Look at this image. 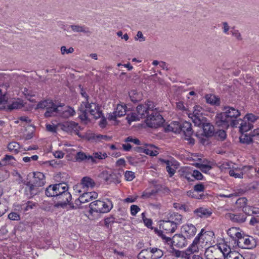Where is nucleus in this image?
<instances>
[{"instance_id":"obj_63","label":"nucleus","mask_w":259,"mask_h":259,"mask_svg":"<svg viewBox=\"0 0 259 259\" xmlns=\"http://www.w3.org/2000/svg\"><path fill=\"white\" fill-rule=\"evenodd\" d=\"M140 210V208L138 206L136 205L131 206V213L133 216H135Z\"/></svg>"},{"instance_id":"obj_41","label":"nucleus","mask_w":259,"mask_h":259,"mask_svg":"<svg viewBox=\"0 0 259 259\" xmlns=\"http://www.w3.org/2000/svg\"><path fill=\"white\" fill-rule=\"evenodd\" d=\"M229 174L230 176L234 177L235 178H243V172L238 169H230L229 170Z\"/></svg>"},{"instance_id":"obj_26","label":"nucleus","mask_w":259,"mask_h":259,"mask_svg":"<svg viewBox=\"0 0 259 259\" xmlns=\"http://www.w3.org/2000/svg\"><path fill=\"white\" fill-rule=\"evenodd\" d=\"M167 220L178 227L182 223L183 217L178 213L172 212L169 213Z\"/></svg>"},{"instance_id":"obj_37","label":"nucleus","mask_w":259,"mask_h":259,"mask_svg":"<svg viewBox=\"0 0 259 259\" xmlns=\"http://www.w3.org/2000/svg\"><path fill=\"white\" fill-rule=\"evenodd\" d=\"M137 111L138 115L141 118H145L146 117L147 118L148 116L149 115L143 104H140L137 106Z\"/></svg>"},{"instance_id":"obj_40","label":"nucleus","mask_w":259,"mask_h":259,"mask_svg":"<svg viewBox=\"0 0 259 259\" xmlns=\"http://www.w3.org/2000/svg\"><path fill=\"white\" fill-rule=\"evenodd\" d=\"M138 259H153L151 253L148 250V249H143L138 254Z\"/></svg>"},{"instance_id":"obj_19","label":"nucleus","mask_w":259,"mask_h":259,"mask_svg":"<svg viewBox=\"0 0 259 259\" xmlns=\"http://www.w3.org/2000/svg\"><path fill=\"white\" fill-rule=\"evenodd\" d=\"M126 108L125 105H118L115 111L109 115L110 120H115L117 117L124 116L126 114Z\"/></svg>"},{"instance_id":"obj_9","label":"nucleus","mask_w":259,"mask_h":259,"mask_svg":"<svg viewBox=\"0 0 259 259\" xmlns=\"http://www.w3.org/2000/svg\"><path fill=\"white\" fill-rule=\"evenodd\" d=\"M77 191L79 193H81L82 191H83V193L80 195L78 198L75 200V204L76 205V207L79 208L81 204L88 202L93 200V199L97 198L98 197V194L95 191L85 192L84 191H81V190H78Z\"/></svg>"},{"instance_id":"obj_53","label":"nucleus","mask_w":259,"mask_h":259,"mask_svg":"<svg viewBox=\"0 0 259 259\" xmlns=\"http://www.w3.org/2000/svg\"><path fill=\"white\" fill-rule=\"evenodd\" d=\"M244 118L246 120L251 122V123L252 124L257 120L258 116H255L252 113H249L247 114L244 116Z\"/></svg>"},{"instance_id":"obj_31","label":"nucleus","mask_w":259,"mask_h":259,"mask_svg":"<svg viewBox=\"0 0 259 259\" xmlns=\"http://www.w3.org/2000/svg\"><path fill=\"white\" fill-rule=\"evenodd\" d=\"M70 28L74 32H82L85 34L91 33L89 28L83 25L73 24L70 25Z\"/></svg>"},{"instance_id":"obj_56","label":"nucleus","mask_w":259,"mask_h":259,"mask_svg":"<svg viewBox=\"0 0 259 259\" xmlns=\"http://www.w3.org/2000/svg\"><path fill=\"white\" fill-rule=\"evenodd\" d=\"M124 177L126 181H131L135 177V173L131 171H126L124 174Z\"/></svg>"},{"instance_id":"obj_55","label":"nucleus","mask_w":259,"mask_h":259,"mask_svg":"<svg viewBox=\"0 0 259 259\" xmlns=\"http://www.w3.org/2000/svg\"><path fill=\"white\" fill-rule=\"evenodd\" d=\"M202 174L197 170H192V179H195L197 180H201L203 179Z\"/></svg>"},{"instance_id":"obj_61","label":"nucleus","mask_w":259,"mask_h":259,"mask_svg":"<svg viewBox=\"0 0 259 259\" xmlns=\"http://www.w3.org/2000/svg\"><path fill=\"white\" fill-rule=\"evenodd\" d=\"M61 52L62 55H64L65 54H71L74 52V49L72 47L67 49L66 47L62 46L61 47Z\"/></svg>"},{"instance_id":"obj_5","label":"nucleus","mask_w":259,"mask_h":259,"mask_svg":"<svg viewBox=\"0 0 259 259\" xmlns=\"http://www.w3.org/2000/svg\"><path fill=\"white\" fill-rule=\"evenodd\" d=\"M160 236L163 241L170 246H175L178 248H182L188 244L187 239L182 234H176L172 238L166 237L163 234Z\"/></svg>"},{"instance_id":"obj_25","label":"nucleus","mask_w":259,"mask_h":259,"mask_svg":"<svg viewBox=\"0 0 259 259\" xmlns=\"http://www.w3.org/2000/svg\"><path fill=\"white\" fill-rule=\"evenodd\" d=\"M75 113V111L73 108L70 106H62L60 107L59 115L64 118H68L73 116Z\"/></svg>"},{"instance_id":"obj_39","label":"nucleus","mask_w":259,"mask_h":259,"mask_svg":"<svg viewBox=\"0 0 259 259\" xmlns=\"http://www.w3.org/2000/svg\"><path fill=\"white\" fill-rule=\"evenodd\" d=\"M228 249H229V252L226 256V259H244L242 255L239 254L238 252L231 251L230 245H229Z\"/></svg>"},{"instance_id":"obj_13","label":"nucleus","mask_w":259,"mask_h":259,"mask_svg":"<svg viewBox=\"0 0 259 259\" xmlns=\"http://www.w3.org/2000/svg\"><path fill=\"white\" fill-rule=\"evenodd\" d=\"M101 177L107 183L118 184L120 182V178L122 175L120 172H113L112 174H108L107 172H103L101 174Z\"/></svg>"},{"instance_id":"obj_23","label":"nucleus","mask_w":259,"mask_h":259,"mask_svg":"<svg viewBox=\"0 0 259 259\" xmlns=\"http://www.w3.org/2000/svg\"><path fill=\"white\" fill-rule=\"evenodd\" d=\"M179 175L182 179H185L188 182L193 181L192 179V170L188 167H183L181 168L179 171Z\"/></svg>"},{"instance_id":"obj_49","label":"nucleus","mask_w":259,"mask_h":259,"mask_svg":"<svg viewBox=\"0 0 259 259\" xmlns=\"http://www.w3.org/2000/svg\"><path fill=\"white\" fill-rule=\"evenodd\" d=\"M196 166L199 168L203 172L207 174L211 169V166L209 165L202 163H197Z\"/></svg>"},{"instance_id":"obj_3","label":"nucleus","mask_w":259,"mask_h":259,"mask_svg":"<svg viewBox=\"0 0 259 259\" xmlns=\"http://www.w3.org/2000/svg\"><path fill=\"white\" fill-rule=\"evenodd\" d=\"M90 212L98 213H107L113 208L112 201L106 199L104 201L96 200L90 203Z\"/></svg>"},{"instance_id":"obj_21","label":"nucleus","mask_w":259,"mask_h":259,"mask_svg":"<svg viewBox=\"0 0 259 259\" xmlns=\"http://www.w3.org/2000/svg\"><path fill=\"white\" fill-rule=\"evenodd\" d=\"M160 227L166 233H172L176 231L178 227L169 220H163L160 224Z\"/></svg>"},{"instance_id":"obj_64","label":"nucleus","mask_w":259,"mask_h":259,"mask_svg":"<svg viewBox=\"0 0 259 259\" xmlns=\"http://www.w3.org/2000/svg\"><path fill=\"white\" fill-rule=\"evenodd\" d=\"M105 225L108 227L109 225L112 224L115 222V218L113 216L107 218L104 220Z\"/></svg>"},{"instance_id":"obj_59","label":"nucleus","mask_w":259,"mask_h":259,"mask_svg":"<svg viewBox=\"0 0 259 259\" xmlns=\"http://www.w3.org/2000/svg\"><path fill=\"white\" fill-rule=\"evenodd\" d=\"M231 33L237 39L239 40H242L241 35L238 30L233 28L231 31Z\"/></svg>"},{"instance_id":"obj_42","label":"nucleus","mask_w":259,"mask_h":259,"mask_svg":"<svg viewBox=\"0 0 259 259\" xmlns=\"http://www.w3.org/2000/svg\"><path fill=\"white\" fill-rule=\"evenodd\" d=\"M14 156L9 155H6L3 159L2 162H0V166L5 165L7 164H12L15 161Z\"/></svg>"},{"instance_id":"obj_18","label":"nucleus","mask_w":259,"mask_h":259,"mask_svg":"<svg viewBox=\"0 0 259 259\" xmlns=\"http://www.w3.org/2000/svg\"><path fill=\"white\" fill-rule=\"evenodd\" d=\"M236 126L234 127H238L239 131L243 133L246 132L253 127V124L251 122L246 120L243 118V119H238V123H236Z\"/></svg>"},{"instance_id":"obj_62","label":"nucleus","mask_w":259,"mask_h":259,"mask_svg":"<svg viewBox=\"0 0 259 259\" xmlns=\"http://www.w3.org/2000/svg\"><path fill=\"white\" fill-rule=\"evenodd\" d=\"M124 141L125 142L134 143V144H135L137 145H141V142L139 139H136H136L133 138L132 137H128L127 138H126L125 139Z\"/></svg>"},{"instance_id":"obj_32","label":"nucleus","mask_w":259,"mask_h":259,"mask_svg":"<svg viewBox=\"0 0 259 259\" xmlns=\"http://www.w3.org/2000/svg\"><path fill=\"white\" fill-rule=\"evenodd\" d=\"M24 106L23 101L21 100L18 99L16 101H13L12 104H10L6 108L3 110H6L7 111H11L14 109H18L23 107Z\"/></svg>"},{"instance_id":"obj_10","label":"nucleus","mask_w":259,"mask_h":259,"mask_svg":"<svg viewBox=\"0 0 259 259\" xmlns=\"http://www.w3.org/2000/svg\"><path fill=\"white\" fill-rule=\"evenodd\" d=\"M193 108V113H189L188 114L189 117L192 119L195 125L200 126L203 122L206 120V118L203 116L202 107L199 106H195Z\"/></svg>"},{"instance_id":"obj_28","label":"nucleus","mask_w":259,"mask_h":259,"mask_svg":"<svg viewBox=\"0 0 259 259\" xmlns=\"http://www.w3.org/2000/svg\"><path fill=\"white\" fill-rule=\"evenodd\" d=\"M194 213L198 217L207 218L211 215L212 211L209 209L201 207L196 209Z\"/></svg>"},{"instance_id":"obj_27","label":"nucleus","mask_w":259,"mask_h":259,"mask_svg":"<svg viewBox=\"0 0 259 259\" xmlns=\"http://www.w3.org/2000/svg\"><path fill=\"white\" fill-rule=\"evenodd\" d=\"M204 121L200 126L202 127L203 133L206 137H211L214 134V126L209 122Z\"/></svg>"},{"instance_id":"obj_4","label":"nucleus","mask_w":259,"mask_h":259,"mask_svg":"<svg viewBox=\"0 0 259 259\" xmlns=\"http://www.w3.org/2000/svg\"><path fill=\"white\" fill-rule=\"evenodd\" d=\"M60 107H61V105L56 106L52 100H50L41 101L37 105V109H46L44 114L46 117L59 115Z\"/></svg>"},{"instance_id":"obj_58","label":"nucleus","mask_w":259,"mask_h":259,"mask_svg":"<svg viewBox=\"0 0 259 259\" xmlns=\"http://www.w3.org/2000/svg\"><path fill=\"white\" fill-rule=\"evenodd\" d=\"M142 217L143 220V222L145 225L148 227L150 228L151 227L152 224V221L151 219H147L145 217V214L144 212H143L142 213Z\"/></svg>"},{"instance_id":"obj_7","label":"nucleus","mask_w":259,"mask_h":259,"mask_svg":"<svg viewBox=\"0 0 259 259\" xmlns=\"http://www.w3.org/2000/svg\"><path fill=\"white\" fill-rule=\"evenodd\" d=\"M256 246V242L253 237L242 234L233 247H238L242 249H252Z\"/></svg>"},{"instance_id":"obj_36","label":"nucleus","mask_w":259,"mask_h":259,"mask_svg":"<svg viewBox=\"0 0 259 259\" xmlns=\"http://www.w3.org/2000/svg\"><path fill=\"white\" fill-rule=\"evenodd\" d=\"M21 148V146L19 143L16 142H10L8 145L9 151L13 153L17 154Z\"/></svg>"},{"instance_id":"obj_15","label":"nucleus","mask_w":259,"mask_h":259,"mask_svg":"<svg viewBox=\"0 0 259 259\" xmlns=\"http://www.w3.org/2000/svg\"><path fill=\"white\" fill-rule=\"evenodd\" d=\"M161 161L166 164V169L168 173L169 176L172 177L175 174L176 170L178 168L179 163L173 159L168 160L161 159Z\"/></svg>"},{"instance_id":"obj_11","label":"nucleus","mask_w":259,"mask_h":259,"mask_svg":"<svg viewBox=\"0 0 259 259\" xmlns=\"http://www.w3.org/2000/svg\"><path fill=\"white\" fill-rule=\"evenodd\" d=\"M183 132L185 135V138L190 144L195 143V140L191 137L193 131L192 128V124L188 121H183L181 123L180 133Z\"/></svg>"},{"instance_id":"obj_16","label":"nucleus","mask_w":259,"mask_h":259,"mask_svg":"<svg viewBox=\"0 0 259 259\" xmlns=\"http://www.w3.org/2000/svg\"><path fill=\"white\" fill-rule=\"evenodd\" d=\"M181 231L187 239H190L195 236L197 229L194 225L191 224H187L182 226Z\"/></svg>"},{"instance_id":"obj_24","label":"nucleus","mask_w":259,"mask_h":259,"mask_svg":"<svg viewBox=\"0 0 259 259\" xmlns=\"http://www.w3.org/2000/svg\"><path fill=\"white\" fill-rule=\"evenodd\" d=\"M31 182L41 187L46 183L45 175L40 172H34L33 180Z\"/></svg>"},{"instance_id":"obj_8","label":"nucleus","mask_w":259,"mask_h":259,"mask_svg":"<svg viewBox=\"0 0 259 259\" xmlns=\"http://www.w3.org/2000/svg\"><path fill=\"white\" fill-rule=\"evenodd\" d=\"M145 121L148 126L157 128L163 124L164 119L158 111H155L151 113L148 116Z\"/></svg>"},{"instance_id":"obj_29","label":"nucleus","mask_w":259,"mask_h":259,"mask_svg":"<svg viewBox=\"0 0 259 259\" xmlns=\"http://www.w3.org/2000/svg\"><path fill=\"white\" fill-rule=\"evenodd\" d=\"M108 157L107 154L106 152H102L98 151L94 152L92 155L89 157L90 162L93 163H97L98 160H103L106 159Z\"/></svg>"},{"instance_id":"obj_45","label":"nucleus","mask_w":259,"mask_h":259,"mask_svg":"<svg viewBox=\"0 0 259 259\" xmlns=\"http://www.w3.org/2000/svg\"><path fill=\"white\" fill-rule=\"evenodd\" d=\"M146 109H147L149 114L155 111H157L156 108H155V105L152 101H147L145 104H143Z\"/></svg>"},{"instance_id":"obj_35","label":"nucleus","mask_w":259,"mask_h":259,"mask_svg":"<svg viewBox=\"0 0 259 259\" xmlns=\"http://www.w3.org/2000/svg\"><path fill=\"white\" fill-rule=\"evenodd\" d=\"M206 102L213 105H219L220 104V98L212 94H208L205 96Z\"/></svg>"},{"instance_id":"obj_2","label":"nucleus","mask_w":259,"mask_h":259,"mask_svg":"<svg viewBox=\"0 0 259 259\" xmlns=\"http://www.w3.org/2000/svg\"><path fill=\"white\" fill-rule=\"evenodd\" d=\"M79 117L82 121L87 120L88 112L95 119H98L102 116V112L100 111L98 105L93 102H82L79 108Z\"/></svg>"},{"instance_id":"obj_1","label":"nucleus","mask_w":259,"mask_h":259,"mask_svg":"<svg viewBox=\"0 0 259 259\" xmlns=\"http://www.w3.org/2000/svg\"><path fill=\"white\" fill-rule=\"evenodd\" d=\"M224 112L218 114L215 116V123L218 126L228 128L229 126L234 127L238 123V116L240 113L238 110L230 106L224 108Z\"/></svg>"},{"instance_id":"obj_30","label":"nucleus","mask_w":259,"mask_h":259,"mask_svg":"<svg viewBox=\"0 0 259 259\" xmlns=\"http://www.w3.org/2000/svg\"><path fill=\"white\" fill-rule=\"evenodd\" d=\"M199 237L195 238L192 243L187 249L188 252L193 254L199 251V245L200 243H202V242L198 240Z\"/></svg>"},{"instance_id":"obj_33","label":"nucleus","mask_w":259,"mask_h":259,"mask_svg":"<svg viewBox=\"0 0 259 259\" xmlns=\"http://www.w3.org/2000/svg\"><path fill=\"white\" fill-rule=\"evenodd\" d=\"M236 204L238 207L242 208L244 212L248 213V210L249 209L247 207V199L245 197H241L238 198L236 201Z\"/></svg>"},{"instance_id":"obj_52","label":"nucleus","mask_w":259,"mask_h":259,"mask_svg":"<svg viewBox=\"0 0 259 259\" xmlns=\"http://www.w3.org/2000/svg\"><path fill=\"white\" fill-rule=\"evenodd\" d=\"M140 118H141L135 113H132L131 114H128L126 117V119L128 120V122L139 120Z\"/></svg>"},{"instance_id":"obj_6","label":"nucleus","mask_w":259,"mask_h":259,"mask_svg":"<svg viewBox=\"0 0 259 259\" xmlns=\"http://www.w3.org/2000/svg\"><path fill=\"white\" fill-rule=\"evenodd\" d=\"M60 192L54 199L56 202L55 204V206L56 207H63L69 204L71 200L72 196L68 191V187L66 184Z\"/></svg>"},{"instance_id":"obj_60","label":"nucleus","mask_w":259,"mask_h":259,"mask_svg":"<svg viewBox=\"0 0 259 259\" xmlns=\"http://www.w3.org/2000/svg\"><path fill=\"white\" fill-rule=\"evenodd\" d=\"M215 136L218 137L221 140H224L226 137V133L224 130H219L215 133Z\"/></svg>"},{"instance_id":"obj_22","label":"nucleus","mask_w":259,"mask_h":259,"mask_svg":"<svg viewBox=\"0 0 259 259\" xmlns=\"http://www.w3.org/2000/svg\"><path fill=\"white\" fill-rule=\"evenodd\" d=\"M227 234L231 238V240L230 241V243H232V245H234V243L241 236L242 233L239 231V229L236 227H232L230 228L227 231Z\"/></svg>"},{"instance_id":"obj_46","label":"nucleus","mask_w":259,"mask_h":259,"mask_svg":"<svg viewBox=\"0 0 259 259\" xmlns=\"http://www.w3.org/2000/svg\"><path fill=\"white\" fill-rule=\"evenodd\" d=\"M196 192L193 190H191L187 192V195L191 198H195L197 199H203L204 196L203 194H198L196 193Z\"/></svg>"},{"instance_id":"obj_17","label":"nucleus","mask_w":259,"mask_h":259,"mask_svg":"<svg viewBox=\"0 0 259 259\" xmlns=\"http://www.w3.org/2000/svg\"><path fill=\"white\" fill-rule=\"evenodd\" d=\"M224 217L226 219L229 220L233 223L238 224L244 223L246 219L245 214L243 213H239L237 214L226 213Z\"/></svg>"},{"instance_id":"obj_43","label":"nucleus","mask_w":259,"mask_h":259,"mask_svg":"<svg viewBox=\"0 0 259 259\" xmlns=\"http://www.w3.org/2000/svg\"><path fill=\"white\" fill-rule=\"evenodd\" d=\"M129 96L131 101L134 103L138 102L141 98V95L135 90L130 92Z\"/></svg>"},{"instance_id":"obj_51","label":"nucleus","mask_w":259,"mask_h":259,"mask_svg":"<svg viewBox=\"0 0 259 259\" xmlns=\"http://www.w3.org/2000/svg\"><path fill=\"white\" fill-rule=\"evenodd\" d=\"M66 125L69 130H73L74 131H78L79 126L78 123L74 121H70L66 123Z\"/></svg>"},{"instance_id":"obj_50","label":"nucleus","mask_w":259,"mask_h":259,"mask_svg":"<svg viewBox=\"0 0 259 259\" xmlns=\"http://www.w3.org/2000/svg\"><path fill=\"white\" fill-rule=\"evenodd\" d=\"M153 146L151 145L148 147H147L144 149V152L147 155L150 156H156L158 154V152L156 150H152Z\"/></svg>"},{"instance_id":"obj_54","label":"nucleus","mask_w":259,"mask_h":259,"mask_svg":"<svg viewBox=\"0 0 259 259\" xmlns=\"http://www.w3.org/2000/svg\"><path fill=\"white\" fill-rule=\"evenodd\" d=\"M205 186L202 183H199L194 186L193 189L196 192H203L205 190Z\"/></svg>"},{"instance_id":"obj_57","label":"nucleus","mask_w":259,"mask_h":259,"mask_svg":"<svg viewBox=\"0 0 259 259\" xmlns=\"http://www.w3.org/2000/svg\"><path fill=\"white\" fill-rule=\"evenodd\" d=\"M8 218L12 221H19L20 220V215L15 212H12L8 215Z\"/></svg>"},{"instance_id":"obj_44","label":"nucleus","mask_w":259,"mask_h":259,"mask_svg":"<svg viewBox=\"0 0 259 259\" xmlns=\"http://www.w3.org/2000/svg\"><path fill=\"white\" fill-rule=\"evenodd\" d=\"M36 203L31 201H28L21 205V209L24 212H27L33 209Z\"/></svg>"},{"instance_id":"obj_38","label":"nucleus","mask_w":259,"mask_h":259,"mask_svg":"<svg viewBox=\"0 0 259 259\" xmlns=\"http://www.w3.org/2000/svg\"><path fill=\"white\" fill-rule=\"evenodd\" d=\"M91 155H87L86 153H84L82 151L78 152L75 156V159L78 162H81L83 161H87L88 162H90V159L89 157Z\"/></svg>"},{"instance_id":"obj_14","label":"nucleus","mask_w":259,"mask_h":259,"mask_svg":"<svg viewBox=\"0 0 259 259\" xmlns=\"http://www.w3.org/2000/svg\"><path fill=\"white\" fill-rule=\"evenodd\" d=\"M41 189V187L29 182L27 183L25 188V194L28 198H30L38 194Z\"/></svg>"},{"instance_id":"obj_20","label":"nucleus","mask_w":259,"mask_h":259,"mask_svg":"<svg viewBox=\"0 0 259 259\" xmlns=\"http://www.w3.org/2000/svg\"><path fill=\"white\" fill-rule=\"evenodd\" d=\"M95 186V182L92 179L89 177H85L81 179L79 184L76 186V188L80 187L84 189L83 191H85L86 189L93 188Z\"/></svg>"},{"instance_id":"obj_47","label":"nucleus","mask_w":259,"mask_h":259,"mask_svg":"<svg viewBox=\"0 0 259 259\" xmlns=\"http://www.w3.org/2000/svg\"><path fill=\"white\" fill-rule=\"evenodd\" d=\"M251 137H252V135L250 136L247 134H242L239 138L240 142L241 143L249 144L252 141Z\"/></svg>"},{"instance_id":"obj_34","label":"nucleus","mask_w":259,"mask_h":259,"mask_svg":"<svg viewBox=\"0 0 259 259\" xmlns=\"http://www.w3.org/2000/svg\"><path fill=\"white\" fill-rule=\"evenodd\" d=\"M181 123L178 121H173L167 125L166 130L175 133H180Z\"/></svg>"},{"instance_id":"obj_12","label":"nucleus","mask_w":259,"mask_h":259,"mask_svg":"<svg viewBox=\"0 0 259 259\" xmlns=\"http://www.w3.org/2000/svg\"><path fill=\"white\" fill-rule=\"evenodd\" d=\"M66 183H58L53 185H50L45 190V194L48 197H53L54 199L57 196L61 193L60 191L63 189Z\"/></svg>"},{"instance_id":"obj_48","label":"nucleus","mask_w":259,"mask_h":259,"mask_svg":"<svg viewBox=\"0 0 259 259\" xmlns=\"http://www.w3.org/2000/svg\"><path fill=\"white\" fill-rule=\"evenodd\" d=\"M8 101V98L5 94H3L2 90L0 89V110L5 108V105H6Z\"/></svg>"}]
</instances>
